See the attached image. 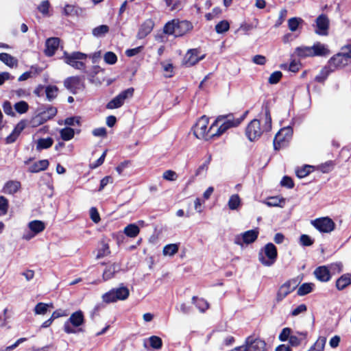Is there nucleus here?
<instances>
[{
	"label": "nucleus",
	"instance_id": "1",
	"mask_svg": "<svg viewBox=\"0 0 351 351\" xmlns=\"http://www.w3.org/2000/svg\"><path fill=\"white\" fill-rule=\"evenodd\" d=\"M264 123L258 119H254L245 128V136L250 141H254L261 138L264 132H269L271 130V117L270 110L267 104L265 106Z\"/></svg>",
	"mask_w": 351,
	"mask_h": 351
},
{
	"label": "nucleus",
	"instance_id": "2",
	"mask_svg": "<svg viewBox=\"0 0 351 351\" xmlns=\"http://www.w3.org/2000/svg\"><path fill=\"white\" fill-rule=\"evenodd\" d=\"M248 111H245L241 117L234 119L231 114L227 116H219L210 126V130H214L211 136L219 137L225 133L228 129L239 126L245 119Z\"/></svg>",
	"mask_w": 351,
	"mask_h": 351
},
{
	"label": "nucleus",
	"instance_id": "3",
	"mask_svg": "<svg viewBox=\"0 0 351 351\" xmlns=\"http://www.w3.org/2000/svg\"><path fill=\"white\" fill-rule=\"evenodd\" d=\"M193 29V23L188 20L173 19L165 23L163 32L167 35L180 37L191 32Z\"/></svg>",
	"mask_w": 351,
	"mask_h": 351
},
{
	"label": "nucleus",
	"instance_id": "4",
	"mask_svg": "<svg viewBox=\"0 0 351 351\" xmlns=\"http://www.w3.org/2000/svg\"><path fill=\"white\" fill-rule=\"evenodd\" d=\"M278 250L272 243H267L258 253L259 262L265 267L272 266L277 261Z\"/></svg>",
	"mask_w": 351,
	"mask_h": 351
},
{
	"label": "nucleus",
	"instance_id": "5",
	"mask_svg": "<svg viewBox=\"0 0 351 351\" xmlns=\"http://www.w3.org/2000/svg\"><path fill=\"white\" fill-rule=\"evenodd\" d=\"M209 119L206 115L202 116L195 123L192 128V131L194 136L198 139L209 140L213 138L211 136L212 132L214 130H210V128L208 129Z\"/></svg>",
	"mask_w": 351,
	"mask_h": 351
},
{
	"label": "nucleus",
	"instance_id": "6",
	"mask_svg": "<svg viewBox=\"0 0 351 351\" xmlns=\"http://www.w3.org/2000/svg\"><path fill=\"white\" fill-rule=\"evenodd\" d=\"M293 128L290 126L281 128L273 141L274 150L279 151L287 147L293 136Z\"/></svg>",
	"mask_w": 351,
	"mask_h": 351
},
{
	"label": "nucleus",
	"instance_id": "7",
	"mask_svg": "<svg viewBox=\"0 0 351 351\" xmlns=\"http://www.w3.org/2000/svg\"><path fill=\"white\" fill-rule=\"evenodd\" d=\"M85 318L81 310L73 313L69 319L64 324V331L67 334L75 333V330L71 326L79 327L84 324Z\"/></svg>",
	"mask_w": 351,
	"mask_h": 351
},
{
	"label": "nucleus",
	"instance_id": "8",
	"mask_svg": "<svg viewBox=\"0 0 351 351\" xmlns=\"http://www.w3.org/2000/svg\"><path fill=\"white\" fill-rule=\"evenodd\" d=\"M64 62L71 66L72 67L77 69H84L85 68V64L82 62V60L86 58V55L80 51L73 52L72 53H68L66 51L64 53Z\"/></svg>",
	"mask_w": 351,
	"mask_h": 351
},
{
	"label": "nucleus",
	"instance_id": "9",
	"mask_svg": "<svg viewBox=\"0 0 351 351\" xmlns=\"http://www.w3.org/2000/svg\"><path fill=\"white\" fill-rule=\"evenodd\" d=\"M243 346L244 351H267L265 340L260 337H254L253 335H250L245 339Z\"/></svg>",
	"mask_w": 351,
	"mask_h": 351
},
{
	"label": "nucleus",
	"instance_id": "10",
	"mask_svg": "<svg viewBox=\"0 0 351 351\" xmlns=\"http://www.w3.org/2000/svg\"><path fill=\"white\" fill-rule=\"evenodd\" d=\"M64 87L72 94L75 95L85 88L84 78L80 76H71L64 81Z\"/></svg>",
	"mask_w": 351,
	"mask_h": 351
},
{
	"label": "nucleus",
	"instance_id": "11",
	"mask_svg": "<svg viewBox=\"0 0 351 351\" xmlns=\"http://www.w3.org/2000/svg\"><path fill=\"white\" fill-rule=\"evenodd\" d=\"M259 230L258 228L245 231L238 234L234 238V243L243 246V244H251L254 243L258 237Z\"/></svg>",
	"mask_w": 351,
	"mask_h": 351
},
{
	"label": "nucleus",
	"instance_id": "12",
	"mask_svg": "<svg viewBox=\"0 0 351 351\" xmlns=\"http://www.w3.org/2000/svg\"><path fill=\"white\" fill-rule=\"evenodd\" d=\"M348 57L344 52L337 53L332 56L328 61L327 65L334 72L340 70L350 64Z\"/></svg>",
	"mask_w": 351,
	"mask_h": 351
},
{
	"label": "nucleus",
	"instance_id": "13",
	"mask_svg": "<svg viewBox=\"0 0 351 351\" xmlns=\"http://www.w3.org/2000/svg\"><path fill=\"white\" fill-rule=\"evenodd\" d=\"M313 226L320 232L330 233L335 229V223L328 217H320L312 221Z\"/></svg>",
	"mask_w": 351,
	"mask_h": 351
},
{
	"label": "nucleus",
	"instance_id": "14",
	"mask_svg": "<svg viewBox=\"0 0 351 351\" xmlns=\"http://www.w3.org/2000/svg\"><path fill=\"white\" fill-rule=\"evenodd\" d=\"M199 49L195 48L189 49L183 59V64L187 67L194 66L205 58V54L199 55Z\"/></svg>",
	"mask_w": 351,
	"mask_h": 351
},
{
	"label": "nucleus",
	"instance_id": "15",
	"mask_svg": "<svg viewBox=\"0 0 351 351\" xmlns=\"http://www.w3.org/2000/svg\"><path fill=\"white\" fill-rule=\"evenodd\" d=\"M316 29L315 33L321 36H326L328 34L329 29V19L328 16L322 14L316 19Z\"/></svg>",
	"mask_w": 351,
	"mask_h": 351
},
{
	"label": "nucleus",
	"instance_id": "16",
	"mask_svg": "<svg viewBox=\"0 0 351 351\" xmlns=\"http://www.w3.org/2000/svg\"><path fill=\"white\" fill-rule=\"evenodd\" d=\"M57 108L53 106H49L46 110L40 112L34 117V120L38 125L47 122L48 120L53 119L57 114Z\"/></svg>",
	"mask_w": 351,
	"mask_h": 351
},
{
	"label": "nucleus",
	"instance_id": "17",
	"mask_svg": "<svg viewBox=\"0 0 351 351\" xmlns=\"http://www.w3.org/2000/svg\"><path fill=\"white\" fill-rule=\"evenodd\" d=\"M110 239L106 237H103L102 239L99 241L98 246L97 248L96 258L100 259L105 256H108L111 252L110 250L109 245Z\"/></svg>",
	"mask_w": 351,
	"mask_h": 351
},
{
	"label": "nucleus",
	"instance_id": "18",
	"mask_svg": "<svg viewBox=\"0 0 351 351\" xmlns=\"http://www.w3.org/2000/svg\"><path fill=\"white\" fill-rule=\"evenodd\" d=\"M60 39L58 37L47 38L45 41V54L48 57L53 56L59 47Z\"/></svg>",
	"mask_w": 351,
	"mask_h": 351
},
{
	"label": "nucleus",
	"instance_id": "19",
	"mask_svg": "<svg viewBox=\"0 0 351 351\" xmlns=\"http://www.w3.org/2000/svg\"><path fill=\"white\" fill-rule=\"evenodd\" d=\"M154 27V22L152 19H149L145 20L140 26L138 33L137 38L138 39H143L147 35H149Z\"/></svg>",
	"mask_w": 351,
	"mask_h": 351
},
{
	"label": "nucleus",
	"instance_id": "20",
	"mask_svg": "<svg viewBox=\"0 0 351 351\" xmlns=\"http://www.w3.org/2000/svg\"><path fill=\"white\" fill-rule=\"evenodd\" d=\"M313 273L316 278L320 282H326L331 278L330 272L325 265L317 267Z\"/></svg>",
	"mask_w": 351,
	"mask_h": 351
},
{
	"label": "nucleus",
	"instance_id": "21",
	"mask_svg": "<svg viewBox=\"0 0 351 351\" xmlns=\"http://www.w3.org/2000/svg\"><path fill=\"white\" fill-rule=\"evenodd\" d=\"M120 270V265L117 263H114L110 265L109 266L106 267L102 274V278L104 281H107L114 278L115 274L118 273Z\"/></svg>",
	"mask_w": 351,
	"mask_h": 351
},
{
	"label": "nucleus",
	"instance_id": "22",
	"mask_svg": "<svg viewBox=\"0 0 351 351\" xmlns=\"http://www.w3.org/2000/svg\"><path fill=\"white\" fill-rule=\"evenodd\" d=\"M21 187V184L17 180H9L6 182L3 187L2 192L5 194L14 195Z\"/></svg>",
	"mask_w": 351,
	"mask_h": 351
},
{
	"label": "nucleus",
	"instance_id": "23",
	"mask_svg": "<svg viewBox=\"0 0 351 351\" xmlns=\"http://www.w3.org/2000/svg\"><path fill=\"white\" fill-rule=\"evenodd\" d=\"M293 291V288H291V283L289 281L285 282L282 285L276 294V302H280L284 298H285L290 293Z\"/></svg>",
	"mask_w": 351,
	"mask_h": 351
},
{
	"label": "nucleus",
	"instance_id": "24",
	"mask_svg": "<svg viewBox=\"0 0 351 351\" xmlns=\"http://www.w3.org/2000/svg\"><path fill=\"white\" fill-rule=\"evenodd\" d=\"M313 57L314 56H326L330 54V51L328 47L319 43L317 42L312 46Z\"/></svg>",
	"mask_w": 351,
	"mask_h": 351
},
{
	"label": "nucleus",
	"instance_id": "25",
	"mask_svg": "<svg viewBox=\"0 0 351 351\" xmlns=\"http://www.w3.org/2000/svg\"><path fill=\"white\" fill-rule=\"evenodd\" d=\"M49 165V160L47 159L40 160L32 164L29 168L28 171L32 173H38L46 170Z\"/></svg>",
	"mask_w": 351,
	"mask_h": 351
},
{
	"label": "nucleus",
	"instance_id": "26",
	"mask_svg": "<svg viewBox=\"0 0 351 351\" xmlns=\"http://www.w3.org/2000/svg\"><path fill=\"white\" fill-rule=\"evenodd\" d=\"M351 285V274L347 273L341 276L335 283V287L339 291H342Z\"/></svg>",
	"mask_w": 351,
	"mask_h": 351
},
{
	"label": "nucleus",
	"instance_id": "27",
	"mask_svg": "<svg viewBox=\"0 0 351 351\" xmlns=\"http://www.w3.org/2000/svg\"><path fill=\"white\" fill-rule=\"evenodd\" d=\"M333 71L328 67V65L324 66L318 75H317L314 80L319 84H324L328 77Z\"/></svg>",
	"mask_w": 351,
	"mask_h": 351
},
{
	"label": "nucleus",
	"instance_id": "28",
	"mask_svg": "<svg viewBox=\"0 0 351 351\" xmlns=\"http://www.w3.org/2000/svg\"><path fill=\"white\" fill-rule=\"evenodd\" d=\"M28 227L35 234L42 232L46 228L45 223L40 220H34L29 223Z\"/></svg>",
	"mask_w": 351,
	"mask_h": 351
},
{
	"label": "nucleus",
	"instance_id": "29",
	"mask_svg": "<svg viewBox=\"0 0 351 351\" xmlns=\"http://www.w3.org/2000/svg\"><path fill=\"white\" fill-rule=\"evenodd\" d=\"M295 53L297 56L301 58L307 57H313L312 47L301 46L298 47L295 49Z\"/></svg>",
	"mask_w": 351,
	"mask_h": 351
},
{
	"label": "nucleus",
	"instance_id": "30",
	"mask_svg": "<svg viewBox=\"0 0 351 351\" xmlns=\"http://www.w3.org/2000/svg\"><path fill=\"white\" fill-rule=\"evenodd\" d=\"M0 60L10 67L16 66L18 64L17 59L7 53H0Z\"/></svg>",
	"mask_w": 351,
	"mask_h": 351
},
{
	"label": "nucleus",
	"instance_id": "31",
	"mask_svg": "<svg viewBox=\"0 0 351 351\" xmlns=\"http://www.w3.org/2000/svg\"><path fill=\"white\" fill-rule=\"evenodd\" d=\"M192 303L201 311L205 312L209 308V303L204 298L193 296Z\"/></svg>",
	"mask_w": 351,
	"mask_h": 351
},
{
	"label": "nucleus",
	"instance_id": "32",
	"mask_svg": "<svg viewBox=\"0 0 351 351\" xmlns=\"http://www.w3.org/2000/svg\"><path fill=\"white\" fill-rule=\"evenodd\" d=\"M123 232L130 238L136 237L140 232L139 227L135 223H130L125 227Z\"/></svg>",
	"mask_w": 351,
	"mask_h": 351
},
{
	"label": "nucleus",
	"instance_id": "33",
	"mask_svg": "<svg viewBox=\"0 0 351 351\" xmlns=\"http://www.w3.org/2000/svg\"><path fill=\"white\" fill-rule=\"evenodd\" d=\"M114 290V295L118 300H124L127 299L130 295L129 289L125 287H121Z\"/></svg>",
	"mask_w": 351,
	"mask_h": 351
},
{
	"label": "nucleus",
	"instance_id": "34",
	"mask_svg": "<svg viewBox=\"0 0 351 351\" xmlns=\"http://www.w3.org/2000/svg\"><path fill=\"white\" fill-rule=\"evenodd\" d=\"M60 134L61 138L63 141H67L71 140L74 137L75 131L70 127H66L60 130Z\"/></svg>",
	"mask_w": 351,
	"mask_h": 351
},
{
	"label": "nucleus",
	"instance_id": "35",
	"mask_svg": "<svg viewBox=\"0 0 351 351\" xmlns=\"http://www.w3.org/2000/svg\"><path fill=\"white\" fill-rule=\"evenodd\" d=\"M313 167L308 165H305L301 168H298L295 171L296 176L299 178H303L309 175L313 170Z\"/></svg>",
	"mask_w": 351,
	"mask_h": 351
},
{
	"label": "nucleus",
	"instance_id": "36",
	"mask_svg": "<svg viewBox=\"0 0 351 351\" xmlns=\"http://www.w3.org/2000/svg\"><path fill=\"white\" fill-rule=\"evenodd\" d=\"M53 140L51 137H47L46 138H40L37 143V149H48L53 145Z\"/></svg>",
	"mask_w": 351,
	"mask_h": 351
},
{
	"label": "nucleus",
	"instance_id": "37",
	"mask_svg": "<svg viewBox=\"0 0 351 351\" xmlns=\"http://www.w3.org/2000/svg\"><path fill=\"white\" fill-rule=\"evenodd\" d=\"M167 7L170 8V11L181 10L183 8L182 0H164Z\"/></svg>",
	"mask_w": 351,
	"mask_h": 351
},
{
	"label": "nucleus",
	"instance_id": "38",
	"mask_svg": "<svg viewBox=\"0 0 351 351\" xmlns=\"http://www.w3.org/2000/svg\"><path fill=\"white\" fill-rule=\"evenodd\" d=\"M179 250V245L177 243H172L166 245L163 247L162 253L165 256H173L176 254Z\"/></svg>",
	"mask_w": 351,
	"mask_h": 351
},
{
	"label": "nucleus",
	"instance_id": "39",
	"mask_svg": "<svg viewBox=\"0 0 351 351\" xmlns=\"http://www.w3.org/2000/svg\"><path fill=\"white\" fill-rule=\"evenodd\" d=\"M313 287L314 285L313 283H303L299 287L297 293L300 296L307 295L313 291Z\"/></svg>",
	"mask_w": 351,
	"mask_h": 351
},
{
	"label": "nucleus",
	"instance_id": "40",
	"mask_svg": "<svg viewBox=\"0 0 351 351\" xmlns=\"http://www.w3.org/2000/svg\"><path fill=\"white\" fill-rule=\"evenodd\" d=\"M123 102L117 95L115 97H114L112 99H111L108 104H106V108L107 109H116L121 107L123 105Z\"/></svg>",
	"mask_w": 351,
	"mask_h": 351
},
{
	"label": "nucleus",
	"instance_id": "41",
	"mask_svg": "<svg viewBox=\"0 0 351 351\" xmlns=\"http://www.w3.org/2000/svg\"><path fill=\"white\" fill-rule=\"evenodd\" d=\"M326 338L324 337H319L316 342L310 348L312 351H324Z\"/></svg>",
	"mask_w": 351,
	"mask_h": 351
},
{
	"label": "nucleus",
	"instance_id": "42",
	"mask_svg": "<svg viewBox=\"0 0 351 351\" xmlns=\"http://www.w3.org/2000/svg\"><path fill=\"white\" fill-rule=\"evenodd\" d=\"M336 163L333 160H328L318 166V169L324 173L330 172L335 167Z\"/></svg>",
	"mask_w": 351,
	"mask_h": 351
},
{
	"label": "nucleus",
	"instance_id": "43",
	"mask_svg": "<svg viewBox=\"0 0 351 351\" xmlns=\"http://www.w3.org/2000/svg\"><path fill=\"white\" fill-rule=\"evenodd\" d=\"M110 29L109 27L106 25H101L96 27H95L92 33L96 37H100L102 36H104L106 34H107L109 32Z\"/></svg>",
	"mask_w": 351,
	"mask_h": 351
},
{
	"label": "nucleus",
	"instance_id": "44",
	"mask_svg": "<svg viewBox=\"0 0 351 351\" xmlns=\"http://www.w3.org/2000/svg\"><path fill=\"white\" fill-rule=\"evenodd\" d=\"M230 29V24L228 21L223 20L215 25V31L217 34H223Z\"/></svg>",
	"mask_w": 351,
	"mask_h": 351
},
{
	"label": "nucleus",
	"instance_id": "45",
	"mask_svg": "<svg viewBox=\"0 0 351 351\" xmlns=\"http://www.w3.org/2000/svg\"><path fill=\"white\" fill-rule=\"evenodd\" d=\"M58 88L56 86H47L45 89L47 98L51 101L57 97Z\"/></svg>",
	"mask_w": 351,
	"mask_h": 351
},
{
	"label": "nucleus",
	"instance_id": "46",
	"mask_svg": "<svg viewBox=\"0 0 351 351\" xmlns=\"http://www.w3.org/2000/svg\"><path fill=\"white\" fill-rule=\"evenodd\" d=\"M303 22L301 18L293 17L288 20V27L291 32H295L300 23Z\"/></svg>",
	"mask_w": 351,
	"mask_h": 351
},
{
	"label": "nucleus",
	"instance_id": "47",
	"mask_svg": "<svg viewBox=\"0 0 351 351\" xmlns=\"http://www.w3.org/2000/svg\"><path fill=\"white\" fill-rule=\"evenodd\" d=\"M241 203L240 197L239 195H232L228 201V207L230 210H235L237 209Z\"/></svg>",
	"mask_w": 351,
	"mask_h": 351
},
{
	"label": "nucleus",
	"instance_id": "48",
	"mask_svg": "<svg viewBox=\"0 0 351 351\" xmlns=\"http://www.w3.org/2000/svg\"><path fill=\"white\" fill-rule=\"evenodd\" d=\"M149 345L154 349H160L162 346V341L160 337L158 336H151L149 339Z\"/></svg>",
	"mask_w": 351,
	"mask_h": 351
},
{
	"label": "nucleus",
	"instance_id": "49",
	"mask_svg": "<svg viewBox=\"0 0 351 351\" xmlns=\"http://www.w3.org/2000/svg\"><path fill=\"white\" fill-rule=\"evenodd\" d=\"M9 208V202L4 196H0V216L8 213Z\"/></svg>",
	"mask_w": 351,
	"mask_h": 351
},
{
	"label": "nucleus",
	"instance_id": "50",
	"mask_svg": "<svg viewBox=\"0 0 351 351\" xmlns=\"http://www.w3.org/2000/svg\"><path fill=\"white\" fill-rule=\"evenodd\" d=\"M14 108L18 113L24 114L28 110L29 105L25 101H20L14 104Z\"/></svg>",
	"mask_w": 351,
	"mask_h": 351
},
{
	"label": "nucleus",
	"instance_id": "51",
	"mask_svg": "<svg viewBox=\"0 0 351 351\" xmlns=\"http://www.w3.org/2000/svg\"><path fill=\"white\" fill-rule=\"evenodd\" d=\"M134 88L133 87L128 88L123 91H121L119 96L123 101V104L125 103V101L128 99L132 98L134 96Z\"/></svg>",
	"mask_w": 351,
	"mask_h": 351
},
{
	"label": "nucleus",
	"instance_id": "52",
	"mask_svg": "<svg viewBox=\"0 0 351 351\" xmlns=\"http://www.w3.org/2000/svg\"><path fill=\"white\" fill-rule=\"evenodd\" d=\"M103 301L107 304L118 301L114 295V290L111 289L102 295Z\"/></svg>",
	"mask_w": 351,
	"mask_h": 351
},
{
	"label": "nucleus",
	"instance_id": "53",
	"mask_svg": "<svg viewBox=\"0 0 351 351\" xmlns=\"http://www.w3.org/2000/svg\"><path fill=\"white\" fill-rule=\"evenodd\" d=\"M104 60L108 64H114L117 62V56L112 51H108L104 54Z\"/></svg>",
	"mask_w": 351,
	"mask_h": 351
},
{
	"label": "nucleus",
	"instance_id": "54",
	"mask_svg": "<svg viewBox=\"0 0 351 351\" xmlns=\"http://www.w3.org/2000/svg\"><path fill=\"white\" fill-rule=\"evenodd\" d=\"M48 306H49V304H45L43 302H38L34 307L35 314L45 315L47 312Z\"/></svg>",
	"mask_w": 351,
	"mask_h": 351
},
{
	"label": "nucleus",
	"instance_id": "55",
	"mask_svg": "<svg viewBox=\"0 0 351 351\" xmlns=\"http://www.w3.org/2000/svg\"><path fill=\"white\" fill-rule=\"evenodd\" d=\"M282 77V73L281 71H274L270 75L269 80H268V82L270 84H277L278 82H280Z\"/></svg>",
	"mask_w": 351,
	"mask_h": 351
},
{
	"label": "nucleus",
	"instance_id": "56",
	"mask_svg": "<svg viewBox=\"0 0 351 351\" xmlns=\"http://www.w3.org/2000/svg\"><path fill=\"white\" fill-rule=\"evenodd\" d=\"M210 160L211 156H210L209 158L197 169L195 173V176H198L201 175L202 173L207 171Z\"/></svg>",
	"mask_w": 351,
	"mask_h": 351
},
{
	"label": "nucleus",
	"instance_id": "57",
	"mask_svg": "<svg viewBox=\"0 0 351 351\" xmlns=\"http://www.w3.org/2000/svg\"><path fill=\"white\" fill-rule=\"evenodd\" d=\"M280 184L281 186H285L287 189H293L295 185L293 179L287 176H285L282 178L280 181Z\"/></svg>",
	"mask_w": 351,
	"mask_h": 351
},
{
	"label": "nucleus",
	"instance_id": "58",
	"mask_svg": "<svg viewBox=\"0 0 351 351\" xmlns=\"http://www.w3.org/2000/svg\"><path fill=\"white\" fill-rule=\"evenodd\" d=\"M106 153H107V150H105L103 152V154H101V156L96 161H95L89 165V167L91 169H96V168L99 167V166H101L105 160Z\"/></svg>",
	"mask_w": 351,
	"mask_h": 351
},
{
	"label": "nucleus",
	"instance_id": "59",
	"mask_svg": "<svg viewBox=\"0 0 351 351\" xmlns=\"http://www.w3.org/2000/svg\"><path fill=\"white\" fill-rule=\"evenodd\" d=\"M163 179L169 181H175L178 178V175L173 170H167L162 174Z\"/></svg>",
	"mask_w": 351,
	"mask_h": 351
},
{
	"label": "nucleus",
	"instance_id": "60",
	"mask_svg": "<svg viewBox=\"0 0 351 351\" xmlns=\"http://www.w3.org/2000/svg\"><path fill=\"white\" fill-rule=\"evenodd\" d=\"M291 332H292V330L290 328H284L279 335V337H278L279 339L281 341H285L289 339L290 336H291Z\"/></svg>",
	"mask_w": 351,
	"mask_h": 351
},
{
	"label": "nucleus",
	"instance_id": "61",
	"mask_svg": "<svg viewBox=\"0 0 351 351\" xmlns=\"http://www.w3.org/2000/svg\"><path fill=\"white\" fill-rule=\"evenodd\" d=\"M90 217L91 220L95 223H98L100 221L101 218H100V215H99V213L97 208H95V207L90 208Z\"/></svg>",
	"mask_w": 351,
	"mask_h": 351
},
{
	"label": "nucleus",
	"instance_id": "62",
	"mask_svg": "<svg viewBox=\"0 0 351 351\" xmlns=\"http://www.w3.org/2000/svg\"><path fill=\"white\" fill-rule=\"evenodd\" d=\"M80 117H70L64 120V124L69 126H73L75 124L80 125Z\"/></svg>",
	"mask_w": 351,
	"mask_h": 351
},
{
	"label": "nucleus",
	"instance_id": "63",
	"mask_svg": "<svg viewBox=\"0 0 351 351\" xmlns=\"http://www.w3.org/2000/svg\"><path fill=\"white\" fill-rule=\"evenodd\" d=\"M300 243L303 246H311L313 244L314 240L307 234H302L300 238Z\"/></svg>",
	"mask_w": 351,
	"mask_h": 351
},
{
	"label": "nucleus",
	"instance_id": "64",
	"mask_svg": "<svg viewBox=\"0 0 351 351\" xmlns=\"http://www.w3.org/2000/svg\"><path fill=\"white\" fill-rule=\"evenodd\" d=\"M302 67V64L299 60H293L289 65V71L293 73H297L300 71Z\"/></svg>",
	"mask_w": 351,
	"mask_h": 351
}]
</instances>
